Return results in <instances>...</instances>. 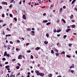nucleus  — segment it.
<instances>
[{"instance_id": "nucleus-1", "label": "nucleus", "mask_w": 77, "mask_h": 77, "mask_svg": "<svg viewBox=\"0 0 77 77\" xmlns=\"http://www.w3.org/2000/svg\"><path fill=\"white\" fill-rule=\"evenodd\" d=\"M39 75L41 76L42 77H43L44 75V73H41V72H39Z\"/></svg>"}, {"instance_id": "nucleus-2", "label": "nucleus", "mask_w": 77, "mask_h": 77, "mask_svg": "<svg viewBox=\"0 0 77 77\" xmlns=\"http://www.w3.org/2000/svg\"><path fill=\"white\" fill-rule=\"evenodd\" d=\"M11 45H8L7 48H8V50H10V49H11Z\"/></svg>"}, {"instance_id": "nucleus-3", "label": "nucleus", "mask_w": 77, "mask_h": 77, "mask_svg": "<svg viewBox=\"0 0 77 77\" xmlns=\"http://www.w3.org/2000/svg\"><path fill=\"white\" fill-rule=\"evenodd\" d=\"M35 72H36V73L37 75H39V72L38 71H35Z\"/></svg>"}, {"instance_id": "nucleus-4", "label": "nucleus", "mask_w": 77, "mask_h": 77, "mask_svg": "<svg viewBox=\"0 0 77 77\" xmlns=\"http://www.w3.org/2000/svg\"><path fill=\"white\" fill-rule=\"evenodd\" d=\"M2 4H3V5H8V4L7 3V2H2Z\"/></svg>"}, {"instance_id": "nucleus-5", "label": "nucleus", "mask_w": 77, "mask_h": 77, "mask_svg": "<svg viewBox=\"0 0 77 77\" xmlns=\"http://www.w3.org/2000/svg\"><path fill=\"white\" fill-rule=\"evenodd\" d=\"M23 19H24L25 20H26V15L25 14L23 15Z\"/></svg>"}, {"instance_id": "nucleus-6", "label": "nucleus", "mask_w": 77, "mask_h": 77, "mask_svg": "<svg viewBox=\"0 0 77 77\" xmlns=\"http://www.w3.org/2000/svg\"><path fill=\"white\" fill-rule=\"evenodd\" d=\"M56 56H59V55L60 54V53H55Z\"/></svg>"}, {"instance_id": "nucleus-7", "label": "nucleus", "mask_w": 77, "mask_h": 77, "mask_svg": "<svg viewBox=\"0 0 77 77\" xmlns=\"http://www.w3.org/2000/svg\"><path fill=\"white\" fill-rule=\"evenodd\" d=\"M39 49H40V48L39 47H37L35 48V50H39Z\"/></svg>"}, {"instance_id": "nucleus-8", "label": "nucleus", "mask_w": 77, "mask_h": 77, "mask_svg": "<svg viewBox=\"0 0 77 77\" xmlns=\"http://www.w3.org/2000/svg\"><path fill=\"white\" fill-rule=\"evenodd\" d=\"M74 15L73 14H71L70 17V18H71V19H72Z\"/></svg>"}, {"instance_id": "nucleus-9", "label": "nucleus", "mask_w": 77, "mask_h": 77, "mask_svg": "<svg viewBox=\"0 0 77 77\" xmlns=\"http://www.w3.org/2000/svg\"><path fill=\"white\" fill-rule=\"evenodd\" d=\"M71 30V29H68L66 31V32H69V31H70V30Z\"/></svg>"}, {"instance_id": "nucleus-10", "label": "nucleus", "mask_w": 77, "mask_h": 77, "mask_svg": "<svg viewBox=\"0 0 77 77\" xmlns=\"http://www.w3.org/2000/svg\"><path fill=\"white\" fill-rule=\"evenodd\" d=\"M7 54V52L5 51L4 54V56H5Z\"/></svg>"}, {"instance_id": "nucleus-11", "label": "nucleus", "mask_w": 77, "mask_h": 77, "mask_svg": "<svg viewBox=\"0 0 77 77\" xmlns=\"http://www.w3.org/2000/svg\"><path fill=\"white\" fill-rule=\"evenodd\" d=\"M76 1V0H73L72 2V5Z\"/></svg>"}, {"instance_id": "nucleus-12", "label": "nucleus", "mask_w": 77, "mask_h": 77, "mask_svg": "<svg viewBox=\"0 0 77 77\" xmlns=\"http://www.w3.org/2000/svg\"><path fill=\"white\" fill-rule=\"evenodd\" d=\"M60 32H61V30L60 29L57 30V32L58 33Z\"/></svg>"}, {"instance_id": "nucleus-13", "label": "nucleus", "mask_w": 77, "mask_h": 77, "mask_svg": "<svg viewBox=\"0 0 77 77\" xmlns=\"http://www.w3.org/2000/svg\"><path fill=\"white\" fill-rule=\"evenodd\" d=\"M5 36H6V37H8V36H11V35L10 34L6 35Z\"/></svg>"}, {"instance_id": "nucleus-14", "label": "nucleus", "mask_w": 77, "mask_h": 77, "mask_svg": "<svg viewBox=\"0 0 77 77\" xmlns=\"http://www.w3.org/2000/svg\"><path fill=\"white\" fill-rule=\"evenodd\" d=\"M10 68V66H9V65H7L5 66V68Z\"/></svg>"}, {"instance_id": "nucleus-15", "label": "nucleus", "mask_w": 77, "mask_h": 77, "mask_svg": "<svg viewBox=\"0 0 77 77\" xmlns=\"http://www.w3.org/2000/svg\"><path fill=\"white\" fill-rule=\"evenodd\" d=\"M54 51H56V52H58V50L57 49L55 48L54 49Z\"/></svg>"}, {"instance_id": "nucleus-16", "label": "nucleus", "mask_w": 77, "mask_h": 77, "mask_svg": "<svg viewBox=\"0 0 77 77\" xmlns=\"http://www.w3.org/2000/svg\"><path fill=\"white\" fill-rule=\"evenodd\" d=\"M20 57H22V55H20L18 56V59H20Z\"/></svg>"}, {"instance_id": "nucleus-17", "label": "nucleus", "mask_w": 77, "mask_h": 77, "mask_svg": "<svg viewBox=\"0 0 77 77\" xmlns=\"http://www.w3.org/2000/svg\"><path fill=\"white\" fill-rule=\"evenodd\" d=\"M66 57H69V58H70V57H71V56L67 55H66Z\"/></svg>"}, {"instance_id": "nucleus-18", "label": "nucleus", "mask_w": 77, "mask_h": 77, "mask_svg": "<svg viewBox=\"0 0 77 77\" xmlns=\"http://www.w3.org/2000/svg\"><path fill=\"white\" fill-rule=\"evenodd\" d=\"M32 33V35H35V31H31Z\"/></svg>"}, {"instance_id": "nucleus-19", "label": "nucleus", "mask_w": 77, "mask_h": 77, "mask_svg": "<svg viewBox=\"0 0 77 77\" xmlns=\"http://www.w3.org/2000/svg\"><path fill=\"white\" fill-rule=\"evenodd\" d=\"M52 75L51 74H50L49 75H48V77H52Z\"/></svg>"}, {"instance_id": "nucleus-20", "label": "nucleus", "mask_w": 77, "mask_h": 77, "mask_svg": "<svg viewBox=\"0 0 77 77\" xmlns=\"http://www.w3.org/2000/svg\"><path fill=\"white\" fill-rule=\"evenodd\" d=\"M50 24H51V23L50 22H48V23H46V25L47 26H48V25H50Z\"/></svg>"}, {"instance_id": "nucleus-21", "label": "nucleus", "mask_w": 77, "mask_h": 77, "mask_svg": "<svg viewBox=\"0 0 77 77\" xmlns=\"http://www.w3.org/2000/svg\"><path fill=\"white\" fill-rule=\"evenodd\" d=\"M48 22V20H43V23H47Z\"/></svg>"}, {"instance_id": "nucleus-22", "label": "nucleus", "mask_w": 77, "mask_h": 77, "mask_svg": "<svg viewBox=\"0 0 77 77\" xmlns=\"http://www.w3.org/2000/svg\"><path fill=\"white\" fill-rule=\"evenodd\" d=\"M59 21H60V20L59 19H58L57 20V23H59Z\"/></svg>"}, {"instance_id": "nucleus-23", "label": "nucleus", "mask_w": 77, "mask_h": 77, "mask_svg": "<svg viewBox=\"0 0 77 77\" xmlns=\"http://www.w3.org/2000/svg\"><path fill=\"white\" fill-rule=\"evenodd\" d=\"M65 52L64 51H63V52H61L60 53V54H65Z\"/></svg>"}, {"instance_id": "nucleus-24", "label": "nucleus", "mask_w": 77, "mask_h": 77, "mask_svg": "<svg viewBox=\"0 0 77 77\" xmlns=\"http://www.w3.org/2000/svg\"><path fill=\"white\" fill-rule=\"evenodd\" d=\"M44 44H48V42L45 41L44 42Z\"/></svg>"}, {"instance_id": "nucleus-25", "label": "nucleus", "mask_w": 77, "mask_h": 77, "mask_svg": "<svg viewBox=\"0 0 77 77\" xmlns=\"http://www.w3.org/2000/svg\"><path fill=\"white\" fill-rule=\"evenodd\" d=\"M62 20V21H63V22L64 23H66V22L65 21V20L64 19H63Z\"/></svg>"}, {"instance_id": "nucleus-26", "label": "nucleus", "mask_w": 77, "mask_h": 77, "mask_svg": "<svg viewBox=\"0 0 77 77\" xmlns=\"http://www.w3.org/2000/svg\"><path fill=\"white\" fill-rule=\"evenodd\" d=\"M75 25H73L72 26V28H75Z\"/></svg>"}, {"instance_id": "nucleus-27", "label": "nucleus", "mask_w": 77, "mask_h": 77, "mask_svg": "<svg viewBox=\"0 0 77 77\" xmlns=\"http://www.w3.org/2000/svg\"><path fill=\"white\" fill-rule=\"evenodd\" d=\"M16 68L17 69H18L19 68H20V66H17L16 67Z\"/></svg>"}, {"instance_id": "nucleus-28", "label": "nucleus", "mask_w": 77, "mask_h": 77, "mask_svg": "<svg viewBox=\"0 0 77 77\" xmlns=\"http://www.w3.org/2000/svg\"><path fill=\"white\" fill-rule=\"evenodd\" d=\"M9 15L10 17H13V15H12V14H10Z\"/></svg>"}, {"instance_id": "nucleus-29", "label": "nucleus", "mask_w": 77, "mask_h": 77, "mask_svg": "<svg viewBox=\"0 0 77 77\" xmlns=\"http://www.w3.org/2000/svg\"><path fill=\"white\" fill-rule=\"evenodd\" d=\"M14 20H15V21H17V18L16 17L14 18Z\"/></svg>"}, {"instance_id": "nucleus-30", "label": "nucleus", "mask_w": 77, "mask_h": 77, "mask_svg": "<svg viewBox=\"0 0 77 77\" xmlns=\"http://www.w3.org/2000/svg\"><path fill=\"white\" fill-rule=\"evenodd\" d=\"M6 30H8V31H11V29H9L8 28H7Z\"/></svg>"}, {"instance_id": "nucleus-31", "label": "nucleus", "mask_w": 77, "mask_h": 77, "mask_svg": "<svg viewBox=\"0 0 77 77\" xmlns=\"http://www.w3.org/2000/svg\"><path fill=\"white\" fill-rule=\"evenodd\" d=\"M31 59H33V55H31Z\"/></svg>"}, {"instance_id": "nucleus-32", "label": "nucleus", "mask_w": 77, "mask_h": 77, "mask_svg": "<svg viewBox=\"0 0 77 77\" xmlns=\"http://www.w3.org/2000/svg\"><path fill=\"white\" fill-rule=\"evenodd\" d=\"M2 34L3 35H5V31H3L2 32Z\"/></svg>"}, {"instance_id": "nucleus-33", "label": "nucleus", "mask_w": 77, "mask_h": 77, "mask_svg": "<svg viewBox=\"0 0 77 77\" xmlns=\"http://www.w3.org/2000/svg\"><path fill=\"white\" fill-rule=\"evenodd\" d=\"M2 17H3V18H4V17H5V14H2Z\"/></svg>"}, {"instance_id": "nucleus-34", "label": "nucleus", "mask_w": 77, "mask_h": 77, "mask_svg": "<svg viewBox=\"0 0 77 77\" xmlns=\"http://www.w3.org/2000/svg\"><path fill=\"white\" fill-rule=\"evenodd\" d=\"M2 60H6V58H3L2 59Z\"/></svg>"}, {"instance_id": "nucleus-35", "label": "nucleus", "mask_w": 77, "mask_h": 77, "mask_svg": "<svg viewBox=\"0 0 77 77\" xmlns=\"http://www.w3.org/2000/svg\"><path fill=\"white\" fill-rule=\"evenodd\" d=\"M66 36H67L66 35H64L63 36V38H66Z\"/></svg>"}, {"instance_id": "nucleus-36", "label": "nucleus", "mask_w": 77, "mask_h": 77, "mask_svg": "<svg viewBox=\"0 0 77 77\" xmlns=\"http://www.w3.org/2000/svg\"><path fill=\"white\" fill-rule=\"evenodd\" d=\"M12 60L13 62H14V61H15V60H16V59H13V60Z\"/></svg>"}, {"instance_id": "nucleus-37", "label": "nucleus", "mask_w": 77, "mask_h": 77, "mask_svg": "<svg viewBox=\"0 0 77 77\" xmlns=\"http://www.w3.org/2000/svg\"><path fill=\"white\" fill-rule=\"evenodd\" d=\"M10 44H13V42H12V41H10Z\"/></svg>"}, {"instance_id": "nucleus-38", "label": "nucleus", "mask_w": 77, "mask_h": 77, "mask_svg": "<svg viewBox=\"0 0 77 77\" xmlns=\"http://www.w3.org/2000/svg\"><path fill=\"white\" fill-rule=\"evenodd\" d=\"M48 35L49 34L48 33L46 34V36H47V38H48V36H49V35Z\"/></svg>"}, {"instance_id": "nucleus-39", "label": "nucleus", "mask_w": 77, "mask_h": 77, "mask_svg": "<svg viewBox=\"0 0 77 77\" xmlns=\"http://www.w3.org/2000/svg\"><path fill=\"white\" fill-rule=\"evenodd\" d=\"M27 30H28V31H30V28H27Z\"/></svg>"}, {"instance_id": "nucleus-40", "label": "nucleus", "mask_w": 77, "mask_h": 77, "mask_svg": "<svg viewBox=\"0 0 77 77\" xmlns=\"http://www.w3.org/2000/svg\"><path fill=\"white\" fill-rule=\"evenodd\" d=\"M51 53H54V51L52 50L51 51Z\"/></svg>"}, {"instance_id": "nucleus-41", "label": "nucleus", "mask_w": 77, "mask_h": 77, "mask_svg": "<svg viewBox=\"0 0 77 77\" xmlns=\"http://www.w3.org/2000/svg\"><path fill=\"white\" fill-rule=\"evenodd\" d=\"M29 45V43H27L26 44V46H28Z\"/></svg>"}, {"instance_id": "nucleus-42", "label": "nucleus", "mask_w": 77, "mask_h": 77, "mask_svg": "<svg viewBox=\"0 0 77 77\" xmlns=\"http://www.w3.org/2000/svg\"><path fill=\"white\" fill-rule=\"evenodd\" d=\"M30 52H31V51L30 50H28L27 51V53H30Z\"/></svg>"}, {"instance_id": "nucleus-43", "label": "nucleus", "mask_w": 77, "mask_h": 77, "mask_svg": "<svg viewBox=\"0 0 77 77\" xmlns=\"http://www.w3.org/2000/svg\"><path fill=\"white\" fill-rule=\"evenodd\" d=\"M71 45H72V44H69V46L70 47H71Z\"/></svg>"}, {"instance_id": "nucleus-44", "label": "nucleus", "mask_w": 77, "mask_h": 77, "mask_svg": "<svg viewBox=\"0 0 77 77\" xmlns=\"http://www.w3.org/2000/svg\"><path fill=\"white\" fill-rule=\"evenodd\" d=\"M17 43H20V40H17Z\"/></svg>"}, {"instance_id": "nucleus-45", "label": "nucleus", "mask_w": 77, "mask_h": 77, "mask_svg": "<svg viewBox=\"0 0 77 77\" xmlns=\"http://www.w3.org/2000/svg\"><path fill=\"white\" fill-rule=\"evenodd\" d=\"M6 56H7V57H9V56H10V54H7Z\"/></svg>"}, {"instance_id": "nucleus-46", "label": "nucleus", "mask_w": 77, "mask_h": 77, "mask_svg": "<svg viewBox=\"0 0 77 77\" xmlns=\"http://www.w3.org/2000/svg\"><path fill=\"white\" fill-rule=\"evenodd\" d=\"M74 70H71V72H72V73H74Z\"/></svg>"}, {"instance_id": "nucleus-47", "label": "nucleus", "mask_w": 77, "mask_h": 77, "mask_svg": "<svg viewBox=\"0 0 77 77\" xmlns=\"http://www.w3.org/2000/svg\"><path fill=\"white\" fill-rule=\"evenodd\" d=\"M22 3V1H20L19 3V5H21Z\"/></svg>"}, {"instance_id": "nucleus-48", "label": "nucleus", "mask_w": 77, "mask_h": 77, "mask_svg": "<svg viewBox=\"0 0 77 77\" xmlns=\"http://www.w3.org/2000/svg\"><path fill=\"white\" fill-rule=\"evenodd\" d=\"M12 4H11L9 6V8H12Z\"/></svg>"}, {"instance_id": "nucleus-49", "label": "nucleus", "mask_w": 77, "mask_h": 77, "mask_svg": "<svg viewBox=\"0 0 77 77\" xmlns=\"http://www.w3.org/2000/svg\"><path fill=\"white\" fill-rule=\"evenodd\" d=\"M17 65L18 66H21V64L20 63H18V64H17Z\"/></svg>"}, {"instance_id": "nucleus-50", "label": "nucleus", "mask_w": 77, "mask_h": 77, "mask_svg": "<svg viewBox=\"0 0 77 77\" xmlns=\"http://www.w3.org/2000/svg\"><path fill=\"white\" fill-rule=\"evenodd\" d=\"M14 1V0H11V1L10 2L11 3H13V2Z\"/></svg>"}, {"instance_id": "nucleus-51", "label": "nucleus", "mask_w": 77, "mask_h": 77, "mask_svg": "<svg viewBox=\"0 0 77 77\" xmlns=\"http://www.w3.org/2000/svg\"><path fill=\"white\" fill-rule=\"evenodd\" d=\"M8 63H9L8 62H6L5 63V65H7V64H8Z\"/></svg>"}, {"instance_id": "nucleus-52", "label": "nucleus", "mask_w": 77, "mask_h": 77, "mask_svg": "<svg viewBox=\"0 0 77 77\" xmlns=\"http://www.w3.org/2000/svg\"><path fill=\"white\" fill-rule=\"evenodd\" d=\"M54 32H56V29H55L54 30Z\"/></svg>"}, {"instance_id": "nucleus-53", "label": "nucleus", "mask_w": 77, "mask_h": 77, "mask_svg": "<svg viewBox=\"0 0 77 77\" xmlns=\"http://www.w3.org/2000/svg\"><path fill=\"white\" fill-rule=\"evenodd\" d=\"M4 46L5 48H7V46L6 45H5V44H4Z\"/></svg>"}, {"instance_id": "nucleus-54", "label": "nucleus", "mask_w": 77, "mask_h": 77, "mask_svg": "<svg viewBox=\"0 0 77 77\" xmlns=\"http://www.w3.org/2000/svg\"><path fill=\"white\" fill-rule=\"evenodd\" d=\"M13 76V73L10 75V77H12Z\"/></svg>"}, {"instance_id": "nucleus-55", "label": "nucleus", "mask_w": 77, "mask_h": 77, "mask_svg": "<svg viewBox=\"0 0 77 77\" xmlns=\"http://www.w3.org/2000/svg\"><path fill=\"white\" fill-rule=\"evenodd\" d=\"M63 9H65V8H66V6H64L63 7Z\"/></svg>"}, {"instance_id": "nucleus-56", "label": "nucleus", "mask_w": 77, "mask_h": 77, "mask_svg": "<svg viewBox=\"0 0 77 77\" xmlns=\"http://www.w3.org/2000/svg\"><path fill=\"white\" fill-rule=\"evenodd\" d=\"M62 8H61L60 9V12H62Z\"/></svg>"}, {"instance_id": "nucleus-57", "label": "nucleus", "mask_w": 77, "mask_h": 77, "mask_svg": "<svg viewBox=\"0 0 77 77\" xmlns=\"http://www.w3.org/2000/svg\"><path fill=\"white\" fill-rule=\"evenodd\" d=\"M52 17H53V16L52 15V14H50V17L51 18Z\"/></svg>"}, {"instance_id": "nucleus-58", "label": "nucleus", "mask_w": 77, "mask_h": 77, "mask_svg": "<svg viewBox=\"0 0 77 77\" xmlns=\"http://www.w3.org/2000/svg\"><path fill=\"white\" fill-rule=\"evenodd\" d=\"M6 26V23H5L3 25V26Z\"/></svg>"}, {"instance_id": "nucleus-59", "label": "nucleus", "mask_w": 77, "mask_h": 77, "mask_svg": "<svg viewBox=\"0 0 77 77\" xmlns=\"http://www.w3.org/2000/svg\"><path fill=\"white\" fill-rule=\"evenodd\" d=\"M39 66H40V64H38V65H37V66H38V67H39Z\"/></svg>"}, {"instance_id": "nucleus-60", "label": "nucleus", "mask_w": 77, "mask_h": 77, "mask_svg": "<svg viewBox=\"0 0 77 77\" xmlns=\"http://www.w3.org/2000/svg\"><path fill=\"white\" fill-rule=\"evenodd\" d=\"M60 34H57V36H58V37H59V36H60Z\"/></svg>"}, {"instance_id": "nucleus-61", "label": "nucleus", "mask_w": 77, "mask_h": 77, "mask_svg": "<svg viewBox=\"0 0 77 77\" xmlns=\"http://www.w3.org/2000/svg\"><path fill=\"white\" fill-rule=\"evenodd\" d=\"M37 5V4L36 2H35V6H36Z\"/></svg>"}, {"instance_id": "nucleus-62", "label": "nucleus", "mask_w": 77, "mask_h": 77, "mask_svg": "<svg viewBox=\"0 0 77 77\" xmlns=\"http://www.w3.org/2000/svg\"><path fill=\"white\" fill-rule=\"evenodd\" d=\"M46 15V13H45L44 14H43V16H45Z\"/></svg>"}, {"instance_id": "nucleus-63", "label": "nucleus", "mask_w": 77, "mask_h": 77, "mask_svg": "<svg viewBox=\"0 0 77 77\" xmlns=\"http://www.w3.org/2000/svg\"><path fill=\"white\" fill-rule=\"evenodd\" d=\"M9 75V74H7V75H8V77H10V76Z\"/></svg>"}, {"instance_id": "nucleus-64", "label": "nucleus", "mask_w": 77, "mask_h": 77, "mask_svg": "<svg viewBox=\"0 0 77 77\" xmlns=\"http://www.w3.org/2000/svg\"><path fill=\"white\" fill-rule=\"evenodd\" d=\"M13 77H15V75H13Z\"/></svg>"}]
</instances>
